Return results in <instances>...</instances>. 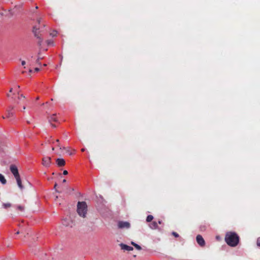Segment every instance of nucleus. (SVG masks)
<instances>
[{
  "label": "nucleus",
  "instance_id": "nucleus-1",
  "mask_svg": "<svg viewBox=\"0 0 260 260\" xmlns=\"http://www.w3.org/2000/svg\"><path fill=\"white\" fill-rule=\"evenodd\" d=\"M226 243L231 246H236L239 243V237L235 232H228L225 236Z\"/></svg>",
  "mask_w": 260,
  "mask_h": 260
},
{
  "label": "nucleus",
  "instance_id": "nucleus-2",
  "mask_svg": "<svg viewBox=\"0 0 260 260\" xmlns=\"http://www.w3.org/2000/svg\"><path fill=\"white\" fill-rule=\"evenodd\" d=\"M77 212L78 215L83 218L86 217L87 212V205L85 202H78Z\"/></svg>",
  "mask_w": 260,
  "mask_h": 260
},
{
  "label": "nucleus",
  "instance_id": "nucleus-3",
  "mask_svg": "<svg viewBox=\"0 0 260 260\" xmlns=\"http://www.w3.org/2000/svg\"><path fill=\"white\" fill-rule=\"evenodd\" d=\"M51 158L49 156L44 157L42 158V164L43 166L48 168L50 167L51 164Z\"/></svg>",
  "mask_w": 260,
  "mask_h": 260
},
{
  "label": "nucleus",
  "instance_id": "nucleus-4",
  "mask_svg": "<svg viewBox=\"0 0 260 260\" xmlns=\"http://www.w3.org/2000/svg\"><path fill=\"white\" fill-rule=\"evenodd\" d=\"M10 170L11 173L13 174L15 178L20 176L18 169L15 165H12L10 167Z\"/></svg>",
  "mask_w": 260,
  "mask_h": 260
},
{
  "label": "nucleus",
  "instance_id": "nucleus-5",
  "mask_svg": "<svg viewBox=\"0 0 260 260\" xmlns=\"http://www.w3.org/2000/svg\"><path fill=\"white\" fill-rule=\"evenodd\" d=\"M130 223L127 221H119L118 226L119 229H128L130 227Z\"/></svg>",
  "mask_w": 260,
  "mask_h": 260
},
{
  "label": "nucleus",
  "instance_id": "nucleus-6",
  "mask_svg": "<svg viewBox=\"0 0 260 260\" xmlns=\"http://www.w3.org/2000/svg\"><path fill=\"white\" fill-rule=\"evenodd\" d=\"M39 29L36 26H34L33 28V32L34 33L35 36L38 39V44L41 46V43L43 42V39L39 36V34L37 32V30Z\"/></svg>",
  "mask_w": 260,
  "mask_h": 260
},
{
  "label": "nucleus",
  "instance_id": "nucleus-7",
  "mask_svg": "<svg viewBox=\"0 0 260 260\" xmlns=\"http://www.w3.org/2000/svg\"><path fill=\"white\" fill-rule=\"evenodd\" d=\"M196 240H197V243H198V244L200 246H201L202 247L205 246V240H204L203 237L201 235H198L196 237Z\"/></svg>",
  "mask_w": 260,
  "mask_h": 260
},
{
  "label": "nucleus",
  "instance_id": "nucleus-8",
  "mask_svg": "<svg viewBox=\"0 0 260 260\" xmlns=\"http://www.w3.org/2000/svg\"><path fill=\"white\" fill-rule=\"evenodd\" d=\"M14 107L12 106L9 107V109L7 110V118L12 119L14 116V113L12 112V110H13Z\"/></svg>",
  "mask_w": 260,
  "mask_h": 260
},
{
  "label": "nucleus",
  "instance_id": "nucleus-9",
  "mask_svg": "<svg viewBox=\"0 0 260 260\" xmlns=\"http://www.w3.org/2000/svg\"><path fill=\"white\" fill-rule=\"evenodd\" d=\"M56 162L58 167H63L66 164V161L63 158H57L56 159Z\"/></svg>",
  "mask_w": 260,
  "mask_h": 260
},
{
  "label": "nucleus",
  "instance_id": "nucleus-10",
  "mask_svg": "<svg viewBox=\"0 0 260 260\" xmlns=\"http://www.w3.org/2000/svg\"><path fill=\"white\" fill-rule=\"evenodd\" d=\"M120 247L122 249L127 250V251H132L134 249L133 247L128 246L124 244H121Z\"/></svg>",
  "mask_w": 260,
  "mask_h": 260
},
{
  "label": "nucleus",
  "instance_id": "nucleus-11",
  "mask_svg": "<svg viewBox=\"0 0 260 260\" xmlns=\"http://www.w3.org/2000/svg\"><path fill=\"white\" fill-rule=\"evenodd\" d=\"M15 179L16 180L17 185H18V187H19V188L20 189H21V190L23 189L24 187H23V186L22 184V182H21V179H20V177L19 176L18 177L15 178Z\"/></svg>",
  "mask_w": 260,
  "mask_h": 260
},
{
  "label": "nucleus",
  "instance_id": "nucleus-12",
  "mask_svg": "<svg viewBox=\"0 0 260 260\" xmlns=\"http://www.w3.org/2000/svg\"><path fill=\"white\" fill-rule=\"evenodd\" d=\"M149 226L152 229H156L158 228L157 223L156 221H153L150 224Z\"/></svg>",
  "mask_w": 260,
  "mask_h": 260
},
{
  "label": "nucleus",
  "instance_id": "nucleus-13",
  "mask_svg": "<svg viewBox=\"0 0 260 260\" xmlns=\"http://www.w3.org/2000/svg\"><path fill=\"white\" fill-rule=\"evenodd\" d=\"M57 121L56 114H53L49 118V121L50 122L52 121L56 122Z\"/></svg>",
  "mask_w": 260,
  "mask_h": 260
},
{
  "label": "nucleus",
  "instance_id": "nucleus-14",
  "mask_svg": "<svg viewBox=\"0 0 260 260\" xmlns=\"http://www.w3.org/2000/svg\"><path fill=\"white\" fill-rule=\"evenodd\" d=\"M0 181L3 184H5L7 182L4 176L1 174H0Z\"/></svg>",
  "mask_w": 260,
  "mask_h": 260
},
{
  "label": "nucleus",
  "instance_id": "nucleus-15",
  "mask_svg": "<svg viewBox=\"0 0 260 260\" xmlns=\"http://www.w3.org/2000/svg\"><path fill=\"white\" fill-rule=\"evenodd\" d=\"M131 244H132L134 246H135V247L137 249H138V250H141V249H142L140 245H139L138 244H136V243H134V242H132Z\"/></svg>",
  "mask_w": 260,
  "mask_h": 260
},
{
  "label": "nucleus",
  "instance_id": "nucleus-16",
  "mask_svg": "<svg viewBox=\"0 0 260 260\" xmlns=\"http://www.w3.org/2000/svg\"><path fill=\"white\" fill-rule=\"evenodd\" d=\"M153 219V216L151 215L147 216L146 218V221L148 222H151Z\"/></svg>",
  "mask_w": 260,
  "mask_h": 260
},
{
  "label": "nucleus",
  "instance_id": "nucleus-17",
  "mask_svg": "<svg viewBox=\"0 0 260 260\" xmlns=\"http://www.w3.org/2000/svg\"><path fill=\"white\" fill-rule=\"evenodd\" d=\"M18 99L20 100L21 98H23L24 99H25V97L24 95H23L22 94H20L19 92H18Z\"/></svg>",
  "mask_w": 260,
  "mask_h": 260
},
{
  "label": "nucleus",
  "instance_id": "nucleus-18",
  "mask_svg": "<svg viewBox=\"0 0 260 260\" xmlns=\"http://www.w3.org/2000/svg\"><path fill=\"white\" fill-rule=\"evenodd\" d=\"M3 206L5 208H7L10 207L11 205L10 203H5Z\"/></svg>",
  "mask_w": 260,
  "mask_h": 260
},
{
  "label": "nucleus",
  "instance_id": "nucleus-19",
  "mask_svg": "<svg viewBox=\"0 0 260 260\" xmlns=\"http://www.w3.org/2000/svg\"><path fill=\"white\" fill-rule=\"evenodd\" d=\"M62 149L65 150L67 151V152L69 153V154L70 155H72L74 153H72V152H71V153L69 152V148L63 147Z\"/></svg>",
  "mask_w": 260,
  "mask_h": 260
},
{
  "label": "nucleus",
  "instance_id": "nucleus-20",
  "mask_svg": "<svg viewBox=\"0 0 260 260\" xmlns=\"http://www.w3.org/2000/svg\"><path fill=\"white\" fill-rule=\"evenodd\" d=\"M17 209L21 211H23L24 210V207L22 206H18Z\"/></svg>",
  "mask_w": 260,
  "mask_h": 260
},
{
  "label": "nucleus",
  "instance_id": "nucleus-21",
  "mask_svg": "<svg viewBox=\"0 0 260 260\" xmlns=\"http://www.w3.org/2000/svg\"><path fill=\"white\" fill-rule=\"evenodd\" d=\"M172 235L175 236V237H179V235L178 234H177L176 232H173L172 233Z\"/></svg>",
  "mask_w": 260,
  "mask_h": 260
},
{
  "label": "nucleus",
  "instance_id": "nucleus-22",
  "mask_svg": "<svg viewBox=\"0 0 260 260\" xmlns=\"http://www.w3.org/2000/svg\"><path fill=\"white\" fill-rule=\"evenodd\" d=\"M56 34H57V32L56 31H54L53 32L50 34V35L53 37H54V36H56Z\"/></svg>",
  "mask_w": 260,
  "mask_h": 260
},
{
  "label": "nucleus",
  "instance_id": "nucleus-23",
  "mask_svg": "<svg viewBox=\"0 0 260 260\" xmlns=\"http://www.w3.org/2000/svg\"><path fill=\"white\" fill-rule=\"evenodd\" d=\"M257 245L258 246H260V237L257 239Z\"/></svg>",
  "mask_w": 260,
  "mask_h": 260
},
{
  "label": "nucleus",
  "instance_id": "nucleus-24",
  "mask_svg": "<svg viewBox=\"0 0 260 260\" xmlns=\"http://www.w3.org/2000/svg\"><path fill=\"white\" fill-rule=\"evenodd\" d=\"M68 174V172L67 170H64L63 172V174L64 175H67Z\"/></svg>",
  "mask_w": 260,
  "mask_h": 260
},
{
  "label": "nucleus",
  "instance_id": "nucleus-25",
  "mask_svg": "<svg viewBox=\"0 0 260 260\" xmlns=\"http://www.w3.org/2000/svg\"><path fill=\"white\" fill-rule=\"evenodd\" d=\"M40 69L38 68H36L34 70V71L36 72H38L40 71Z\"/></svg>",
  "mask_w": 260,
  "mask_h": 260
},
{
  "label": "nucleus",
  "instance_id": "nucleus-26",
  "mask_svg": "<svg viewBox=\"0 0 260 260\" xmlns=\"http://www.w3.org/2000/svg\"><path fill=\"white\" fill-rule=\"evenodd\" d=\"M47 42V44H48V45H50L51 43H52L51 41L48 40Z\"/></svg>",
  "mask_w": 260,
  "mask_h": 260
},
{
  "label": "nucleus",
  "instance_id": "nucleus-27",
  "mask_svg": "<svg viewBox=\"0 0 260 260\" xmlns=\"http://www.w3.org/2000/svg\"><path fill=\"white\" fill-rule=\"evenodd\" d=\"M21 64H22V66L25 65V61H24V60L22 61V62H21Z\"/></svg>",
  "mask_w": 260,
  "mask_h": 260
},
{
  "label": "nucleus",
  "instance_id": "nucleus-28",
  "mask_svg": "<svg viewBox=\"0 0 260 260\" xmlns=\"http://www.w3.org/2000/svg\"><path fill=\"white\" fill-rule=\"evenodd\" d=\"M57 146H58V147H59V149H62L61 147H60V146L59 143H58V144H57Z\"/></svg>",
  "mask_w": 260,
  "mask_h": 260
},
{
  "label": "nucleus",
  "instance_id": "nucleus-29",
  "mask_svg": "<svg viewBox=\"0 0 260 260\" xmlns=\"http://www.w3.org/2000/svg\"><path fill=\"white\" fill-rule=\"evenodd\" d=\"M37 21H38V23L40 24V22H41V18L38 19L37 20Z\"/></svg>",
  "mask_w": 260,
  "mask_h": 260
},
{
  "label": "nucleus",
  "instance_id": "nucleus-30",
  "mask_svg": "<svg viewBox=\"0 0 260 260\" xmlns=\"http://www.w3.org/2000/svg\"><path fill=\"white\" fill-rule=\"evenodd\" d=\"M51 126L53 127H56V125L54 124H51Z\"/></svg>",
  "mask_w": 260,
  "mask_h": 260
},
{
  "label": "nucleus",
  "instance_id": "nucleus-31",
  "mask_svg": "<svg viewBox=\"0 0 260 260\" xmlns=\"http://www.w3.org/2000/svg\"><path fill=\"white\" fill-rule=\"evenodd\" d=\"M57 183H55V185H54V188L55 189L56 186H57Z\"/></svg>",
  "mask_w": 260,
  "mask_h": 260
},
{
  "label": "nucleus",
  "instance_id": "nucleus-32",
  "mask_svg": "<svg viewBox=\"0 0 260 260\" xmlns=\"http://www.w3.org/2000/svg\"><path fill=\"white\" fill-rule=\"evenodd\" d=\"M85 150V148H82V149H81V151H82V152H84Z\"/></svg>",
  "mask_w": 260,
  "mask_h": 260
},
{
  "label": "nucleus",
  "instance_id": "nucleus-33",
  "mask_svg": "<svg viewBox=\"0 0 260 260\" xmlns=\"http://www.w3.org/2000/svg\"><path fill=\"white\" fill-rule=\"evenodd\" d=\"M56 142L57 143H59V140H58V139L56 140Z\"/></svg>",
  "mask_w": 260,
  "mask_h": 260
},
{
  "label": "nucleus",
  "instance_id": "nucleus-34",
  "mask_svg": "<svg viewBox=\"0 0 260 260\" xmlns=\"http://www.w3.org/2000/svg\"><path fill=\"white\" fill-rule=\"evenodd\" d=\"M62 182L63 183H66V179H63V181H62Z\"/></svg>",
  "mask_w": 260,
  "mask_h": 260
},
{
  "label": "nucleus",
  "instance_id": "nucleus-35",
  "mask_svg": "<svg viewBox=\"0 0 260 260\" xmlns=\"http://www.w3.org/2000/svg\"><path fill=\"white\" fill-rule=\"evenodd\" d=\"M12 90H13V88H11L10 89L9 92H11L12 91Z\"/></svg>",
  "mask_w": 260,
  "mask_h": 260
},
{
  "label": "nucleus",
  "instance_id": "nucleus-36",
  "mask_svg": "<svg viewBox=\"0 0 260 260\" xmlns=\"http://www.w3.org/2000/svg\"><path fill=\"white\" fill-rule=\"evenodd\" d=\"M25 109H26V107L25 106H24L23 107V110H25Z\"/></svg>",
  "mask_w": 260,
  "mask_h": 260
},
{
  "label": "nucleus",
  "instance_id": "nucleus-37",
  "mask_svg": "<svg viewBox=\"0 0 260 260\" xmlns=\"http://www.w3.org/2000/svg\"><path fill=\"white\" fill-rule=\"evenodd\" d=\"M7 96H8V97H10V94H9V93H8V94H7Z\"/></svg>",
  "mask_w": 260,
  "mask_h": 260
},
{
  "label": "nucleus",
  "instance_id": "nucleus-38",
  "mask_svg": "<svg viewBox=\"0 0 260 260\" xmlns=\"http://www.w3.org/2000/svg\"><path fill=\"white\" fill-rule=\"evenodd\" d=\"M158 223H159V224H161V221H158Z\"/></svg>",
  "mask_w": 260,
  "mask_h": 260
},
{
  "label": "nucleus",
  "instance_id": "nucleus-39",
  "mask_svg": "<svg viewBox=\"0 0 260 260\" xmlns=\"http://www.w3.org/2000/svg\"><path fill=\"white\" fill-rule=\"evenodd\" d=\"M38 9V7L37 6H36V9Z\"/></svg>",
  "mask_w": 260,
  "mask_h": 260
},
{
  "label": "nucleus",
  "instance_id": "nucleus-40",
  "mask_svg": "<svg viewBox=\"0 0 260 260\" xmlns=\"http://www.w3.org/2000/svg\"><path fill=\"white\" fill-rule=\"evenodd\" d=\"M39 99V97H37V98H36V100H38Z\"/></svg>",
  "mask_w": 260,
  "mask_h": 260
},
{
  "label": "nucleus",
  "instance_id": "nucleus-41",
  "mask_svg": "<svg viewBox=\"0 0 260 260\" xmlns=\"http://www.w3.org/2000/svg\"><path fill=\"white\" fill-rule=\"evenodd\" d=\"M63 224H64V225H66V226H67V225H68V224H65L64 222H63Z\"/></svg>",
  "mask_w": 260,
  "mask_h": 260
},
{
  "label": "nucleus",
  "instance_id": "nucleus-42",
  "mask_svg": "<svg viewBox=\"0 0 260 260\" xmlns=\"http://www.w3.org/2000/svg\"><path fill=\"white\" fill-rule=\"evenodd\" d=\"M46 66H47V64H43V66H44V67H46Z\"/></svg>",
  "mask_w": 260,
  "mask_h": 260
},
{
  "label": "nucleus",
  "instance_id": "nucleus-43",
  "mask_svg": "<svg viewBox=\"0 0 260 260\" xmlns=\"http://www.w3.org/2000/svg\"><path fill=\"white\" fill-rule=\"evenodd\" d=\"M32 72V70H29V72H30V73H31V72Z\"/></svg>",
  "mask_w": 260,
  "mask_h": 260
},
{
  "label": "nucleus",
  "instance_id": "nucleus-44",
  "mask_svg": "<svg viewBox=\"0 0 260 260\" xmlns=\"http://www.w3.org/2000/svg\"><path fill=\"white\" fill-rule=\"evenodd\" d=\"M39 58H38V60H37V62H39Z\"/></svg>",
  "mask_w": 260,
  "mask_h": 260
},
{
  "label": "nucleus",
  "instance_id": "nucleus-45",
  "mask_svg": "<svg viewBox=\"0 0 260 260\" xmlns=\"http://www.w3.org/2000/svg\"><path fill=\"white\" fill-rule=\"evenodd\" d=\"M52 150H54V147H52Z\"/></svg>",
  "mask_w": 260,
  "mask_h": 260
},
{
  "label": "nucleus",
  "instance_id": "nucleus-46",
  "mask_svg": "<svg viewBox=\"0 0 260 260\" xmlns=\"http://www.w3.org/2000/svg\"><path fill=\"white\" fill-rule=\"evenodd\" d=\"M16 234H19V232H17Z\"/></svg>",
  "mask_w": 260,
  "mask_h": 260
},
{
  "label": "nucleus",
  "instance_id": "nucleus-47",
  "mask_svg": "<svg viewBox=\"0 0 260 260\" xmlns=\"http://www.w3.org/2000/svg\"><path fill=\"white\" fill-rule=\"evenodd\" d=\"M16 103L18 104L19 103L18 102H16Z\"/></svg>",
  "mask_w": 260,
  "mask_h": 260
}]
</instances>
